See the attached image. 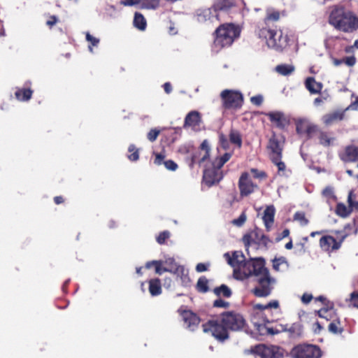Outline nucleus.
Returning <instances> with one entry per match:
<instances>
[{
	"instance_id": "cd10ccee",
	"label": "nucleus",
	"mask_w": 358,
	"mask_h": 358,
	"mask_svg": "<svg viewBox=\"0 0 358 358\" xmlns=\"http://www.w3.org/2000/svg\"><path fill=\"white\" fill-rule=\"evenodd\" d=\"M344 116V110L334 111L323 116V122L327 125H330L334 122L342 120Z\"/></svg>"
},
{
	"instance_id": "6e6552de",
	"label": "nucleus",
	"mask_w": 358,
	"mask_h": 358,
	"mask_svg": "<svg viewBox=\"0 0 358 358\" xmlns=\"http://www.w3.org/2000/svg\"><path fill=\"white\" fill-rule=\"evenodd\" d=\"M251 352L260 358H284L285 350L278 345L259 344L251 348Z\"/></svg>"
},
{
	"instance_id": "412c9836",
	"label": "nucleus",
	"mask_w": 358,
	"mask_h": 358,
	"mask_svg": "<svg viewBox=\"0 0 358 358\" xmlns=\"http://www.w3.org/2000/svg\"><path fill=\"white\" fill-rule=\"evenodd\" d=\"M196 17L197 21L201 23L213 22L214 20H218V15H214L213 10L210 8L198 9L196 12Z\"/></svg>"
},
{
	"instance_id": "c85d7f7f",
	"label": "nucleus",
	"mask_w": 358,
	"mask_h": 358,
	"mask_svg": "<svg viewBox=\"0 0 358 358\" xmlns=\"http://www.w3.org/2000/svg\"><path fill=\"white\" fill-rule=\"evenodd\" d=\"M292 338L301 337L303 335V325L299 322L293 323L288 329H284Z\"/></svg>"
},
{
	"instance_id": "6ab92c4d",
	"label": "nucleus",
	"mask_w": 358,
	"mask_h": 358,
	"mask_svg": "<svg viewBox=\"0 0 358 358\" xmlns=\"http://www.w3.org/2000/svg\"><path fill=\"white\" fill-rule=\"evenodd\" d=\"M268 120L281 129L289 124V118L284 113L280 111L269 112L266 113Z\"/></svg>"
},
{
	"instance_id": "052dcab7",
	"label": "nucleus",
	"mask_w": 358,
	"mask_h": 358,
	"mask_svg": "<svg viewBox=\"0 0 358 358\" xmlns=\"http://www.w3.org/2000/svg\"><path fill=\"white\" fill-rule=\"evenodd\" d=\"M250 101L252 104L259 106L262 105L263 102V96L260 94L252 96L250 98Z\"/></svg>"
},
{
	"instance_id": "13d9d810",
	"label": "nucleus",
	"mask_w": 358,
	"mask_h": 358,
	"mask_svg": "<svg viewBox=\"0 0 358 358\" xmlns=\"http://www.w3.org/2000/svg\"><path fill=\"white\" fill-rule=\"evenodd\" d=\"M59 22V19L56 15H50L48 20L46 21V25L49 28H52Z\"/></svg>"
},
{
	"instance_id": "423d86ee",
	"label": "nucleus",
	"mask_w": 358,
	"mask_h": 358,
	"mask_svg": "<svg viewBox=\"0 0 358 358\" xmlns=\"http://www.w3.org/2000/svg\"><path fill=\"white\" fill-rule=\"evenodd\" d=\"M322 352L316 345L301 343L292 348L289 352L291 358H321Z\"/></svg>"
},
{
	"instance_id": "e433bc0d",
	"label": "nucleus",
	"mask_w": 358,
	"mask_h": 358,
	"mask_svg": "<svg viewBox=\"0 0 358 358\" xmlns=\"http://www.w3.org/2000/svg\"><path fill=\"white\" fill-rule=\"evenodd\" d=\"M134 25L139 30L143 31L147 26L146 20L144 16L138 12H136L134 17Z\"/></svg>"
},
{
	"instance_id": "b1692460",
	"label": "nucleus",
	"mask_w": 358,
	"mask_h": 358,
	"mask_svg": "<svg viewBox=\"0 0 358 358\" xmlns=\"http://www.w3.org/2000/svg\"><path fill=\"white\" fill-rule=\"evenodd\" d=\"M275 209L273 205L268 206L264 211L262 220L266 231H270L274 223Z\"/></svg>"
},
{
	"instance_id": "4be33fe9",
	"label": "nucleus",
	"mask_w": 358,
	"mask_h": 358,
	"mask_svg": "<svg viewBox=\"0 0 358 358\" xmlns=\"http://www.w3.org/2000/svg\"><path fill=\"white\" fill-rule=\"evenodd\" d=\"M224 257L229 264L233 267H238L242 269L243 264L246 262L242 252L235 251L231 257L229 253L224 254Z\"/></svg>"
},
{
	"instance_id": "864d4df0",
	"label": "nucleus",
	"mask_w": 358,
	"mask_h": 358,
	"mask_svg": "<svg viewBox=\"0 0 358 358\" xmlns=\"http://www.w3.org/2000/svg\"><path fill=\"white\" fill-rule=\"evenodd\" d=\"M350 305L358 308V291H355L350 294Z\"/></svg>"
},
{
	"instance_id": "c9c22d12",
	"label": "nucleus",
	"mask_w": 358,
	"mask_h": 358,
	"mask_svg": "<svg viewBox=\"0 0 358 358\" xmlns=\"http://www.w3.org/2000/svg\"><path fill=\"white\" fill-rule=\"evenodd\" d=\"M162 261L153 260V261L148 262L145 264V268L149 269L152 266H155L156 273L159 274V275H161L164 272H171V270L166 268L165 267H162Z\"/></svg>"
},
{
	"instance_id": "7c9ffc66",
	"label": "nucleus",
	"mask_w": 358,
	"mask_h": 358,
	"mask_svg": "<svg viewBox=\"0 0 358 358\" xmlns=\"http://www.w3.org/2000/svg\"><path fill=\"white\" fill-rule=\"evenodd\" d=\"M235 6V0H216L213 5L214 11L228 10Z\"/></svg>"
},
{
	"instance_id": "2f4dec72",
	"label": "nucleus",
	"mask_w": 358,
	"mask_h": 358,
	"mask_svg": "<svg viewBox=\"0 0 358 358\" xmlns=\"http://www.w3.org/2000/svg\"><path fill=\"white\" fill-rule=\"evenodd\" d=\"M328 330L330 333L337 335H341L344 331V328L338 317L330 322L328 325Z\"/></svg>"
},
{
	"instance_id": "0e129e2a",
	"label": "nucleus",
	"mask_w": 358,
	"mask_h": 358,
	"mask_svg": "<svg viewBox=\"0 0 358 358\" xmlns=\"http://www.w3.org/2000/svg\"><path fill=\"white\" fill-rule=\"evenodd\" d=\"M289 229H285L278 236L276 237L275 240L277 242L281 241L282 239L289 236Z\"/></svg>"
},
{
	"instance_id": "3c124183",
	"label": "nucleus",
	"mask_w": 358,
	"mask_h": 358,
	"mask_svg": "<svg viewBox=\"0 0 358 358\" xmlns=\"http://www.w3.org/2000/svg\"><path fill=\"white\" fill-rule=\"evenodd\" d=\"M247 217L245 213H242L240 216L232 220V224L237 227H241L246 221Z\"/></svg>"
},
{
	"instance_id": "a878e982",
	"label": "nucleus",
	"mask_w": 358,
	"mask_h": 358,
	"mask_svg": "<svg viewBox=\"0 0 358 358\" xmlns=\"http://www.w3.org/2000/svg\"><path fill=\"white\" fill-rule=\"evenodd\" d=\"M31 83H27L26 85H30ZM34 91L29 86L24 87H17L15 92V98L20 101H28L32 97Z\"/></svg>"
},
{
	"instance_id": "9d476101",
	"label": "nucleus",
	"mask_w": 358,
	"mask_h": 358,
	"mask_svg": "<svg viewBox=\"0 0 358 358\" xmlns=\"http://www.w3.org/2000/svg\"><path fill=\"white\" fill-rule=\"evenodd\" d=\"M268 271L265 267L264 262L262 259L246 261L242 266V272L246 278L251 275H255L258 278Z\"/></svg>"
},
{
	"instance_id": "338daca9",
	"label": "nucleus",
	"mask_w": 358,
	"mask_h": 358,
	"mask_svg": "<svg viewBox=\"0 0 358 358\" xmlns=\"http://www.w3.org/2000/svg\"><path fill=\"white\" fill-rule=\"evenodd\" d=\"M164 90L166 94H170L172 91V86L170 83H165L163 85Z\"/></svg>"
},
{
	"instance_id": "4d7b16f0",
	"label": "nucleus",
	"mask_w": 358,
	"mask_h": 358,
	"mask_svg": "<svg viewBox=\"0 0 358 358\" xmlns=\"http://www.w3.org/2000/svg\"><path fill=\"white\" fill-rule=\"evenodd\" d=\"M145 7L155 9L159 6V0H145Z\"/></svg>"
},
{
	"instance_id": "ddd939ff",
	"label": "nucleus",
	"mask_w": 358,
	"mask_h": 358,
	"mask_svg": "<svg viewBox=\"0 0 358 358\" xmlns=\"http://www.w3.org/2000/svg\"><path fill=\"white\" fill-rule=\"evenodd\" d=\"M223 178V173L221 169H218L213 163L210 167L206 168L203 171V180L206 185L211 187L220 182Z\"/></svg>"
},
{
	"instance_id": "393cba45",
	"label": "nucleus",
	"mask_w": 358,
	"mask_h": 358,
	"mask_svg": "<svg viewBox=\"0 0 358 358\" xmlns=\"http://www.w3.org/2000/svg\"><path fill=\"white\" fill-rule=\"evenodd\" d=\"M201 122V114L196 110H192L186 115L184 122V127L195 129L200 125Z\"/></svg>"
},
{
	"instance_id": "dca6fc26",
	"label": "nucleus",
	"mask_w": 358,
	"mask_h": 358,
	"mask_svg": "<svg viewBox=\"0 0 358 358\" xmlns=\"http://www.w3.org/2000/svg\"><path fill=\"white\" fill-rule=\"evenodd\" d=\"M284 143V137H279L275 132H273L271 138L268 139L267 145V149L270 150L269 157H280L282 155Z\"/></svg>"
},
{
	"instance_id": "39448f33",
	"label": "nucleus",
	"mask_w": 358,
	"mask_h": 358,
	"mask_svg": "<svg viewBox=\"0 0 358 358\" xmlns=\"http://www.w3.org/2000/svg\"><path fill=\"white\" fill-rule=\"evenodd\" d=\"M242 242L245 250L248 251L250 247L252 246H254L255 249L264 248L267 250L271 240L263 233L261 229L256 227L243 236Z\"/></svg>"
},
{
	"instance_id": "bb28decb",
	"label": "nucleus",
	"mask_w": 358,
	"mask_h": 358,
	"mask_svg": "<svg viewBox=\"0 0 358 358\" xmlns=\"http://www.w3.org/2000/svg\"><path fill=\"white\" fill-rule=\"evenodd\" d=\"M306 88L310 92V94H319L322 89V84L317 82L313 77H308L305 81Z\"/></svg>"
},
{
	"instance_id": "aec40b11",
	"label": "nucleus",
	"mask_w": 358,
	"mask_h": 358,
	"mask_svg": "<svg viewBox=\"0 0 358 358\" xmlns=\"http://www.w3.org/2000/svg\"><path fill=\"white\" fill-rule=\"evenodd\" d=\"M338 156L345 163L356 162L358 161V146L347 145L343 152H339Z\"/></svg>"
},
{
	"instance_id": "4468645a",
	"label": "nucleus",
	"mask_w": 358,
	"mask_h": 358,
	"mask_svg": "<svg viewBox=\"0 0 358 358\" xmlns=\"http://www.w3.org/2000/svg\"><path fill=\"white\" fill-rule=\"evenodd\" d=\"M238 189L241 196H248L253 193L258 187L257 185L255 184L250 178L248 172L241 173L238 180Z\"/></svg>"
},
{
	"instance_id": "a211bd4d",
	"label": "nucleus",
	"mask_w": 358,
	"mask_h": 358,
	"mask_svg": "<svg viewBox=\"0 0 358 358\" xmlns=\"http://www.w3.org/2000/svg\"><path fill=\"white\" fill-rule=\"evenodd\" d=\"M181 316L182 317V320L186 324L187 329L189 331H195L200 322V317L192 310H185L181 313Z\"/></svg>"
},
{
	"instance_id": "20e7f679",
	"label": "nucleus",
	"mask_w": 358,
	"mask_h": 358,
	"mask_svg": "<svg viewBox=\"0 0 358 358\" xmlns=\"http://www.w3.org/2000/svg\"><path fill=\"white\" fill-rule=\"evenodd\" d=\"M240 34L238 29L233 24H221L215 30L214 44L216 47L223 48L230 46L235 38Z\"/></svg>"
},
{
	"instance_id": "09e8293b",
	"label": "nucleus",
	"mask_w": 358,
	"mask_h": 358,
	"mask_svg": "<svg viewBox=\"0 0 358 358\" xmlns=\"http://www.w3.org/2000/svg\"><path fill=\"white\" fill-rule=\"evenodd\" d=\"M86 40L90 43L89 48L92 52V46H97L99 43V39L92 36L89 32L86 34Z\"/></svg>"
},
{
	"instance_id": "f03ea898",
	"label": "nucleus",
	"mask_w": 358,
	"mask_h": 358,
	"mask_svg": "<svg viewBox=\"0 0 358 358\" xmlns=\"http://www.w3.org/2000/svg\"><path fill=\"white\" fill-rule=\"evenodd\" d=\"M329 23L340 31L353 33L358 29V16L343 6H335L330 12Z\"/></svg>"
},
{
	"instance_id": "f3484780",
	"label": "nucleus",
	"mask_w": 358,
	"mask_h": 358,
	"mask_svg": "<svg viewBox=\"0 0 358 358\" xmlns=\"http://www.w3.org/2000/svg\"><path fill=\"white\" fill-rule=\"evenodd\" d=\"M317 129V126L311 124L306 119H299L296 121V134L299 136H305L306 139L311 138Z\"/></svg>"
},
{
	"instance_id": "72a5a7b5",
	"label": "nucleus",
	"mask_w": 358,
	"mask_h": 358,
	"mask_svg": "<svg viewBox=\"0 0 358 358\" xmlns=\"http://www.w3.org/2000/svg\"><path fill=\"white\" fill-rule=\"evenodd\" d=\"M148 283L149 292L152 296H158L162 293L161 281L159 278L151 279Z\"/></svg>"
},
{
	"instance_id": "f257e3e1",
	"label": "nucleus",
	"mask_w": 358,
	"mask_h": 358,
	"mask_svg": "<svg viewBox=\"0 0 358 358\" xmlns=\"http://www.w3.org/2000/svg\"><path fill=\"white\" fill-rule=\"evenodd\" d=\"M247 327L242 314L235 310L224 311L216 319L209 320L202 324L203 331L210 334L216 340L224 342L229 338V331H239Z\"/></svg>"
},
{
	"instance_id": "603ef678",
	"label": "nucleus",
	"mask_w": 358,
	"mask_h": 358,
	"mask_svg": "<svg viewBox=\"0 0 358 358\" xmlns=\"http://www.w3.org/2000/svg\"><path fill=\"white\" fill-rule=\"evenodd\" d=\"M160 131L157 129H152L147 134V138L150 142H154L159 135Z\"/></svg>"
},
{
	"instance_id": "7ed1b4c3",
	"label": "nucleus",
	"mask_w": 358,
	"mask_h": 358,
	"mask_svg": "<svg viewBox=\"0 0 358 358\" xmlns=\"http://www.w3.org/2000/svg\"><path fill=\"white\" fill-rule=\"evenodd\" d=\"M259 36L266 40L268 48L278 52H282L289 45V37L281 30H273L267 28L259 29Z\"/></svg>"
},
{
	"instance_id": "f704fd0d",
	"label": "nucleus",
	"mask_w": 358,
	"mask_h": 358,
	"mask_svg": "<svg viewBox=\"0 0 358 358\" xmlns=\"http://www.w3.org/2000/svg\"><path fill=\"white\" fill-rule=\"evenodd\" d=\"M214 294L217 296H223L225 298H230L232 295L231 289L226 285L222 284L219 287H216L213 289Z\"/></svg>"
},
{
	"instance_id": "69168bd1",
	"label": "nucleus",
	"mask_w": 358,
	"mask_h": 358,
	"mask_svg": "<svg viewBox=\"0 0 358 358\" xmlns=\"http://www.w3.org/2000/svg\"><path fill=\"white\" fill-rule=\"evenodd\" d=\"M208 270V266L203 263H199L196 266L197 272H203Z\"/></svg>"
},
{
	"instance_id": "f8f14e48",
	"label": "nucleus",
	"mask_w": 358,
	"mask_h": 358,
	"mask_svg": "<svg viewBox=\"0 0 358 358\" xmlns=\"http://www.w3.org/2000/svg\"><path fill=\"white\" fill-rule=\"evenodd\" d=\"M210 145L208 140H204L201 143L199 150L195 152L192 156L191 162L189 164L190 168H193L194 165L197 164L199 166L210 157Z\"/></svg>"
},
{
	"instance_id": "ea45409f",
	"label": "nucleus",
	"mask_w": 358,
	"mask_h": 358,
	"mask_svg": "<svg viewBox=\"0 0 358 358\" xmlns=\"http://www.w3.org/2000/svg\"><path fill=\"white\" fill-rule=\"evenodd\" d=\"M196 290L201 293H206L209 290L208 280L205 276L200 277L196 283Z\"/></svg>"
},
{
	"instance_id": "6e6d98bb",
	"label": "nucleus",
	"mask_w": 358,
	"mask_h": 358,
	"mask_svg": "<svg viewBox=\"0 0 358 358\" xmlns=\"http://www.w3.org/2000/svg\"><path fill=\"white\" fill-rule=\"evenodd\" d=\"M230 306V303L227 301H225L221 299H218L214 301L213 307L215 308H227Z\"/></svg>"
},
{
	"instance_id": "c03bdc74",
	"label": "nucleus",
	"mask_w": 358,
	"mask_h": 358,
	"mask_svg": "<svg viewBox=\"0 0 358 358\" xmlns=\"http://www.w3.org/2000/svg\"><path fill=\"white\" fill-rule=\"evenodd\" d=\"M229 140L231 143L238 145L241 148L242 145V138L240 133L237 131L231 130L229 134Z\"/></svg>"
},
{
	"instance_id": "c756f323",
	"label": "nucleus",
	"mask_w": 358,
	"mask_h": 358,
	"mask_svg": "<svg viewBox=\"0 0 358 358\" xmlns=\"http://www.w3.org/2000/svg\"><path fill=\"white\" fill-rule=\"evenodd\" d=\"M280 18V13L274 8H268L266 10V15L264 22L266 24L278 22Z\"/></svg>"
},
{
	"instance_id": "de8ad7c7",
	"label": "nucleus",
	"mask_w": 358,
	"mask_h": 358,
	"mask_svg": "<svg viewBox=\"0 0 358 358\" xmlns=\"http://www.w3.org/2000/svg\"><path fill=\"white\" fill-rule=\"evenodd\" d=\"M174 273H177L178 275H180V278L183 282H185L187 280V281H189L188 275L187 273H185V270L184 266H177Z\"/></svg>"
},
{
	"instance_id": "774afa93",
	"label": "nucleus",
	"mask_w": 358,
	"mask_h": 358,
	"mask_svg": "<svg viewBox=\"0 0 358 358\" xmlns=\"http://www.w3.org/2000/svg\"><path fill=\"white\" fill-rule=\"evenodd\" d=\"M54 202L55 204L59 205L64 202V199L62 196H56L54 197Z\"/></svg>"
},
{
	"instance_id": "1a4fd4ad",
	"label": "nucleus",
	"mask_w": 358,
	"mask_h": 358,
	"mask_svg": "<svg viewBox=\"0 0 358 358\" xmlns=\"http://www.w3.org/2000/svg\"><path fill=\"white\" fill-rule=\"evenodd\" d=\"M220 96L225 109H239L243 106V96L238 91L224 90L221 92Z\"/></svg>"
},
{
	"instance_id": "8fccbe9b",
	"label": "nucleus",
	"mask_w": 358,
	"mask_h": 358,
	"mask_svg": "<svg viewBox=\"0 0 358 358\" xmlns=\"http://www.w3.org/2000/svg\"><path fill=\"white\" fill-rule=\"evenodd\" d=\"M170 237V232L168 231H164L162 232H160L158 236L157 237V242L160 244H164L166 241Z\"/></svg>"
},
{
	"instance_id": "473e14b6",
	"label": "nucleus",
	"mask_w": 358,
	"mask_h": 358,
	"mask_svg": "<svg viewBox=\"0 0 358 358\" xmlns=\"http://www.w3.org/2000/svg\"><path fill=\"white\" fill-rule=\"evenodd\" d=\"M317 315L321 318H324L327 321L331 322L335 317H337L335 310L333 307L322 308L317 311Z\"/></svg>"
},
{
	"instance_id": "680f3d73",
	"label": "nucleus",
	"mask_w": 358,
	"mask_h": 358,
	"mask_svg": "<svg viewBox=\"0 0 358 358\" xmlns=\"http://www.w3.org/2000/svg\"><path fill=\"white\" fill-rule=\"evenodd\" d=\"M344 59V63L348 66H353L356 63V58L355 56L346 57Z\"/></svg>"
},
{
	"instance_id": "5701e85b",
	"label": "nucleus",
	"mask_w": 358,
	"mask_h": 358,
	"mask_svg": "<svg viewBox=\"0 0 358 358\" xmlns=\"http://www.w3.org/2000/svg\"><path fill=\"white\" fill-rule=\"evenodd\" d=\"M254 310H268L273 315V312L275 313H280V303L278 300H272L266 304L255 303L252 306Z\"/></svg>"
},
{
	"instance_id": "a18cd8bd",
	"label": "nucleus",
	"mask_w": 358,
	"mask_h": 358,
	"mask_svg": "<svg viewBox=\"0 0 358 358\" xmlns=\"http://www.w3.org/2000/svg\"><path fill=\"white\" fill-rule=\"evenodd\" d=\"M128 151L130 153L127 157L130 161L136 162L139 158V150L136 148L134 145H130L128 148Z\"/></svg>"
},
{
	"instance_id": "9b49d317",
	"label": "nucleus",
	"mask_w": 358,
	"mask_h": 358,
	"mask_svg": "<svg viewBox=\"0 0 358 358\" xmlns=\"http://www.w3.org/2000/svg\"><path fill=\"white\" fill-rule=\"evenodd\" d=\"M356 196L352 191H350L348 196V206L343 203H338L336 206V213L341 217H348L355 210L358 211V201L355 200Z\"/></svg>"
},
{
	"instance_id": "58836bf2",
	"label": "nucleus",
	"mask_w": 358,
	"mask_h": 358,
	"mask_svg": "<svg viewBox=\"0 0 358 358\" xmlns=\"http://www.w3.org/2000/svg\"><path fill=\"white\" fill-rule=\"evenodd\" d=\"M294 66L291 64H280L275 67V71L282 76H289L294 71Z\"/></svg>"
},
{
	"instance_id": "79ce46f5",
	"label": "nucleus",
	"mask_w": 358,
	"mask_h": 358,
	"mask_svg": "<svg viewBox=\"0 0 358 358\" xmlns=\"http://www.w3.org/2000/svg\"><path fill=\"white\" fill-rule=\"evenodd\" d=\"M231 155V153L226 152L222 156L216 157L212 163L218 169H222L224 164L230 159Z\"/></svg>"
},
{
	"instance_id": "5fc2aeb1",
	"label": "nucleus",
	"mask_w": 358,
	"mask_h": 358,
	"mask_svg": "<svg viewBox=\"0 0 358 358\" xmlns=\"http://www.w3.org/2000/svg\"><path fill=\"white\" fill-rule=\"evenodd\" d=\"M153 155H155V159H154L155 164H156L157 166L162 165V164H164L165 155H164L162 153H155V152H154Z\"/></svg>"
},
{
	"instance_id": "e2e57ef3",
	"label": "nucleus",
	"mask_w": 358,
	"mask_h": 358,
	"mask_svg": "<svg viewBox=\"0 0 358 358\" xmlns=\"http://www.w3.org/2000/svg\"><path fill=\"white\" fill-rule=\"evenodd\" d=\"M313 299V295L311 294L304 293L301 297V301L303 303L307 304Z\"/></svg>"
},
{
	"instance_id": "4c0bfd02",
	"label": "nucleus",
	"mask_w": 358,
	"mask_h": 358,
	"mask_svg": "<svg viewBox=\"0 0 358 358\" xmlns=\"http://www.w3.org/2000/svg\"><path fill=\"white\" fill-rule=\"evenodd\" d=\"M282 155L280 157H271L270 159L271 162L278 167V173L280 176H285V171L286 170V165L282 161Z\"/></svg>"
},
{
	"instance_id": "37998d69",
	"label": "nucleus",
	"mask_w": 358,
	"mask_h": 358,
	"mask_svg": "<svg viewBox=\"0 0 358 358\" xmlns=\"http://www.w3.org/2000/svg\"><path fill=\"white\" fill-rule=\"evenodd\" d=\"M293 220L298 222L302 227H305L309 223V220L306 217V213L303 211L296 212L293 216Z\"/></svg>"
},
{
	"instance_id": "2eb2a0df",
	"label": "nucleus",
	"mask_w": 358,
	"mask_h": 358,
	"mask_svg": "<svg viewBox=\"0 0 358 358\" xmlns=\"http://www.w3.org/2000/svg\"><path fill=\"white\" fill-rule=\"evenodd\" d=\"M343 239L344 237L340 241H337L332 236L325 235L320 238L319 243L321 249L324 252L331 254L341 248Z\"/></svg>"
},
{
	"instance_id": "49530a36",
	"label": "nucleus",
	"mask_w": 358,
	"mask_h": 358,
	"mask_svg": "<svg viewBox=\"0 0 358 358\" xmlns=\"http://www.w3.org/2000/svg\"><path fill=\"white\" fill-rule=\"evenodd\" d=\"M250 172L252 173V176L255 178L259 179V180H264L268 176L265 171H259L255 168L251 169Z\"/></svg>"
},
{
	"instance_id": "bf43d9fd",
	"label": "nucleus",
	"mask_w": 358,
	"mask_h": 358,
	"mask_svg": "<svg viewBox=\"0 0 358 358\" xmlns=\"http://www.w3.org/2000/svg\"><path fill=\"white\" fill-rule=\"evenodd\" d=\"M165 167L170 171H176L178 168L177 164L173 160H166L164 162Z\"/></svg>"
},
{
	"instance_id": "0eeeda50",
	"label": "nucleus",
	"mask_w": 358,
	"mask_h": 358,
	"mask_svg": "<svg viewBox=\"0 0 358 358\" xmlns=\"http://www.w3.org/2000/svg\"><path fill=\"white\" fill-rule=\"evenodd\" d=\"M258 285L251 290L256 297L264 298L268 296L273 289L272 283L274 280L271 278L269 271L257 278Z\"/></svg>"
},
{
	"instance_id": "a19ab883",
	"label": "nucleus",
	"mask_w": 358,
	"mask_h": 358,
	"mask_svg": "<svg viewBox=\"0 0 358 358\" xmlns=\"http://www.w3.org/2000/svg\"><path fill=\"white\" fill-rule=\"evenodd\" d=\"M319 142L324 147H329L332 144L334 138L330 137L327 132L320 131L319 134Z\"/></svg>"
}]
</instances>
